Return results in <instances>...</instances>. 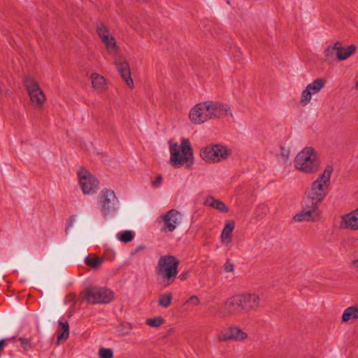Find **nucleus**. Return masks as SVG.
<instances>
[{
    "instance_id": "b1692460",
    "label": "nucleus",
    "mask_w": 358,
    "mask_h": 358,
    "mask_svg": "<svg viewBox=\"0 0 358 358\" xmlns=\"http://www.w3.org/2000/svg\"><path fill=\"white\" fill-rule=\"evenodd\" d=\"M358 319V305L347 308L342 315V321L347 322Z\"/></svg>"
},
{
    "instance_id": "c85d7f7f",
    "label": "nucleus",
    "mask_w": 358,
    "mask_h": 358,
    "mask_svg": "<svg viewBox=\"0 0 358 358\" xmlns=\"http://www.w3.org/2000/svg\"><path fill=\"white\" fill-rule=\"evenodd\" d=\"M173 294L171 292H167L159 295L158 303L163 308L169 307L172 301Z\"/></svg>"
},
{
    "instance_id": "39448f33",
    "label": "nucleus",
    "mask_w": 358,
    "mask_h": 358,
    "mask_svg": "<svg viewBox=\"0 0 358 358\" xmlns=\"http://www.w3.org/2000/svg\"><path fill=\"white\" fill-rule=\"evenodd\" d=\"M294 164L296 169L310 174L318 171L320 160L313 148L306 147L295 157Z\"/></svg>"
},
{
    "instance_id": "f704fd0d",
    "label": "nucleus",
    "mask_w": 358,
    "mask_h": 358,
    "mask_svg": "<svg viewBox=\"0 0 358 358\" xmlns=\"http://www.w3.org/2000/svg\"><path fill=\"white\" fill-rule=\"evenodd\" d=\"M200 303V301L199 298L196 296H192L189 298V299L186 301V303H192L194 306L199 305Z\"/></svg>"
},
{
    "instance_id": "a878e982",
    "label": "nucleus",
    "mask_w": 358,
    "mask_h": 358,
    "mask_svg": "<svg viewBox=\"0 0 358 358\" xmlns=\"http://www.w3.org/2000/svg\"><path fill=\"white\" fill-rule=\"evenodd\" d=\"M216 152H217L219 162L227 159L231 155L230 149L220 144H216Z\"/></svg>"
},
{
    "instance_id": "cd10ccee",
    "label": "nucleus",
    "mask_w": 358,
    "mask_h": 358,
    "mask_svg": "<svg viewBox=\"0 0 358 358\" xmlns=\"http://www.w3.org/2000/svg\"><path fill=\"white\" fill-rule=\"evenodd\" d=\"M337 45L336 43L330 45L324 51V56L327 61H333L336 59Z\"/></svg>"
},
{
    "instance_id": "a19ab883",
    "label": "nucleus",
    "mask_w": 358,
    "mask_h": 358,
    "mask_svg": "<svg viewBox=\"0 0 358 358\" xmlns=\"http://www.w3.org/2000/svg\"><path fill=\"white\" fill-rule=\"evenodd\" d=\"M20 340L22 341V343L23 345L27 344L29 343V342H27V341L26 339H24V338H20Z\"/></svg>"
},
{
    "instance_id": "2eb2a0df",
    "label": "nucleus",
    "mask_w": 358,
    "mask_h": 358,
    "mask_svg": "<svg viewBox=\"0 0 358 358\" xmlns=\"http://www.w3.org/2000/svg\"><path fill=\"white\" fill-rule=\"evenodd\" d=\"M210 119L220 118L228 114L232 116L230 107L219 101H208Z\"/></svg>"
},
{
    "instance_id": "4468645a",
    "label": "nucleus",
    "mask_w": 358,
    "mask_h": 358,
    "mask_svg": "<svg viewBox=\"0 0 358 358\" xmlns=\"http://www.w3.org/2000/svg\"><path fill=\"white\" fill-rule=\"evenodd\" d=\"M317 208L318 206L304 200L303 210L296 214L293 219L296 222L314 221L318 215Z\"/></svg>"
},
{
    "instance_id": "9d476101",
    "label": "nucleus",
    "mask_w": 358,
    "mask_h": 358,
    "mask_svg": "<svg viewBox=\"0 0 358 358\" xmlns=\"http://www.w3.org/2000/svg\"><path fill=\"white\" fill-rule=\"evenodd\" d=\"M189 117L194 124H202L210 120L208 101L196 104L190 110Z\"/></svg>"
},
{
    "instance_id": "72a5a7b5",
    "label": "nucleus",
    "mask_w": 358,
    "mask_h": 358,
    "mask_svg": "<svg viewBox=\"0 0 358 358\" xmlns=\"http://www.w3.org/2000/svg\"><path fill=\"white\" fill-rule=\"evenodd\" d=\"M234 269V264L229 260H227L224 264V271L225 272H233Z\"/></svg>"
},
{
    "instance_id": "5701e85b",
    "label": "nucleus",
    "mask_w": 358,
    "mask_h": 358,
    "mask_svg": "<svg viewBox=\"0 0 358 358\" xmlns=\"http://www.w3.org/2000/svg\"><path fill=\"white\" fill-rule=\"evenodd\" d=\"M57 341H66L69 335V326L67 322H59V327L57 329Z\"/></svg>"
},
{
    "instance_id": "f257e3e1",
    "label": "nucleus",
    "mask_w": 358,
    "mask_h": 358,
    "mask_svg": "<svg viewBox=\"0 0 358 358\" xmlns=\"http://www.w3.org/2000/svg\"><path fill=\"white\" fill-rule=\"evenodd\" d=\"M224 306L230 315L250 313L259 310L261 307V299L256 293L246 292L229 298Z\"/></svg>"
},
{
    "instance_id": "f3484780",
    "label": "nucleus",
    "mask_w": 358,
    "mask_h": 358,
    "mask_svg": "<svg viewBox=\"0 0 358 358\" xmlns=\"http://www.w3.org/2000/svg\"><path fill=\"white\" fill-rule=\"evenodd\" d=\"M341 226L344 229L358 231V208L343 215Z\"/></svg>"
},
{
    "instance_id": "6ab92c4d",
    "label": "nucleus",
    "mask_w": 358,
    "mask_h": 358,
    "mask_svg": "<svg viewBox=\"0 0 358 358\" xmlns=\"http://www.w3.org/2000/svg\"><path fill=\"white\" fill-rule=\"evenodd\" d=\"M337 45L336 59L339 61H343L348 59L355 52L356 47L354 45H348L345 48L342 46L341 42H336Z\"/></svg>"
},
{
    "instance_id": "473e14b6",
    "label": "nucleus",
    "mask_w": 358,
    "mask_h": 358,
    "mask_svg": "<svg viewBox=\"0 0 358 358\" xmlns=\"http://www.w3.org/2000/svg\"><path fill=\"white\" fill-rule=\"evenodd\" d=\"M99 356L100 358H113V352L110 348H102L99 351Z\"/></svg>"
},
{
    "instance_id": "aec40b11",
    "label": "nucleus",
    "mask_w": 358,
    "mask_h": 358,
    "mask_svg": "<svg viewBox=\"0 0 358 358\" xmlns=\"http://www.w3.org/2000/svg\"><path fill=\"white\" fill-rule=\"evenodd\" d=\"M235 227V222L234 221L227 222L225 224L224 227L223 228L221 233V241L225 244L228 245L231 242V234Z\"/></svg>"
},
{
    "instance_id": "ea45409f",
    "label": "nucleus",
    "mask_w": 358,
    "mask_h": 358,
    "mask_svg": "<svg viewBox=\"0 0 358 358\" xmlns=\"http://www.w3.org/2000/svg\"><path fill=\"white\" fill-rule=\"evenodd\" d=\"M187 273H182L179 275L178 278L180 280H185L187 279Z\"/></svg>"
},
{
    "instance_id": "20e7f679",
    "label": "nucleus",
    "mask_w": 358,
    "mask_h": 358,
    "mask_svg": "<svg viewBox=\"0 0 358 358\" xmlns=\"http://www.w3.org/2000/svg\"><path fill=\"white\" fill-rule=\"evenodd\" d=\"M180 261L173 255H164L159 259L156 273L164 287L173 283L178 275Z\"/></svg>"
},
{
    "instance_id": "7ed1b4c3",
    "label": "nucleus",
    "mask_w": 358,
    "mask_h": 358,
    "mask_svg": "<svg viewBox=\"0 0 358 358\" xmlns=\"http://www.w3.org/2000/svg\"><path fill=\"white\" fill-rule=\"evenodd\" d=\"M171 157L169 163L174 166H186L192 168L194 164V155L191 143L187 138H182L180 144V150L177 143H170Z\"/></svg>"
},
{
    "instance_id": "ddd939ff",
    "label": "nucleus",
    "mask_w": 358,
    "mask_h": 358,
    "mask_svg": "<svg viewBox=\"0 0 358 358\" xmlns=\"http://www.w3.org/2000/svg\"><path fill=\"white\" fill-rule=\"evenodd\" d=\"M325 85V80L323 78H317L308 85L306 88L302 91L300 102L301 105L306 106L310 103L312 94L318 93Z\"/></svg>"
},
{
    "instance_id": "f8f14e48",
    "label": "nucleus",
    "mask_w": 358,
    "mask_h": 358,
    "mask_svg": "<svg viewBox=\"0 0 358 358\" xmlns=\"http://www.w3.org/2000/svg\"><path fill=\"white\" fill-rule=\"evenodd\" d=\"M181 214L176 209H171L160 216L164 226L162 231L164 232H172L181 222Z\"/></svg>"
},
{
    "instance_id": "79ce46f5",
    "label": "nucleus",
    "mask_w": 358,
    "mask_h": 358,
    "mask_svg": "<svg viewBox=\"0 0 358 358\" xmlns=\"http://www.w3.org/2000/svg\"><path fill=\"white\" fill-rule=\"evenodd\" d=\"M355 87L358 90V80L356 82Z\"/></svg>"
},
{
    "instance_id": "412c9836",
    "label": "nucleus",
    "mask_w": 358,
    "mask_h": 358,
    "mask_svg": "<svg viewBox=\"0 0 358 358\" xmlns=\"http://www.w3.org/2000/svg\"><path fill=\"white\" fill-rule=\"evenodd\" d=\"M93 87L99 92H102L106 89V83L103 76L94 73L91 75Z\"/></svg>"
},
{
    "instance_id": "e433bc0d",
    "label": "nucleus",
    "mask_w": 358,
    "mask_h": 358,
    "mask_svg": "<svg viewBox=\"0 0 358 358\" xmlns=\"http://www.w3.org/2000/svg\"><path fill=\"white\" fill-rule=\"evenodd\" d=\"M162 181V176L159 175L157 176L156 179L152 182V185L157 187L161 185Z\"/></svg>"
},
{
    "instance_id": "0eeeda50",
    "label": "nucleus",
    "mask_w": 358,
    "mask_h": 358,
    "mask_svg": "<svg viewBox=\"0 0 358 358\" xmlns=\"http://www.w3.org/2000/svg\"><path fill=\"white\" fill-rule=\"evenodd\" d=\"M82 294L89 303H108L113 299V293L110 289L101 287L86 288Z\"/></svg>"
},
{
    "instance_id": "dca6fc26",
    "label": "nucleus",
    "mask_w": 358,
    "mask_h": 358,
    "mask_svg": "<svg viewBox=\"0 0 358 358\" xmlns=\"http://www.w3.org/2000/svg\"><path fill=\"white\" fill-rule=\"evenodd\" d=\"M115 64L119 73L127 83V86L132 89L134 87V82L131 76V71L129 63L122 58L116 59Z\"/></svg>"
},
{
    "instance_id": "4be33fe9",
    "label": "nucleus",
    "mask_w": 358,
    "mask_h": 358,
    "mask_svg": "<svg viewBox=\"0 0 358 358\" xmlns=\"http://www.w3.org/2000/svg\"><path fill=\"white\" fill-rule=\"evenodd\" d=\"M204 204L215 208L222 213H227L229 211V208L224 203L220 200L216 199L213 196H208L205 200Z\"/></svg>"
},
{
    "instance_id": "6e6552de",
    "label": "nucleus",
    "mask_w": 358,
    "mask_h": 358,
    "mask_svg": "<svg viewBox=\"0 0 358 358\" xmlns=\"http://www.w3.org/2000/svg\"><path fill=\"white\" fill-rule=\"evenodd\" d=\"M24 84L32 104L35 107L41 108L46 101V96L37 82L31 78H27L24 80Z\"/></svg>"
},
{
    "instance_id": "393cba45",
    "label": "nucleus",
    "mask_w": 358,
    "mask_h": 358,
    "mask_svg": "<svg viewBox=\"0 0 358 358\" xmlns=\"http://www.w3.org/2000/svg\"><path fill=\"white\" fill-rule=\"evenodd\" d=\"M105 258L103 257H96L94 255H89L85 258V263L86 265L90 266L92 268L96 269L101 266L104 262Z\"/></svg>"
},
{
    "instance_id": "9b49d317",
    "label": "nucleus",
    "mask_w": 358,
    "mask_h": 358,
    "mask_svg": "<svg viewBox=\"0 0 358 358\" xmlns=\"http://www.w3.org/2000/svg\"><path fill=\"white\" fill-rule=\"evenodd\" d=\"M217 337L220 341H243L248 338V335L239 327L231 325L228 329L221 330Z\"/></svg>"
},
{
    "instance_id": "c756f323",
    "label": "nucleus",
    "mask_w": 358,
    "mask_h": 358,
    "mask_svg": "<svg viewBox=\"0 0 358 358\" xmlns=\"http://www.w3.org/2000/svg\"><path fill=\"white\" fill-rule=\"evenodd\" d=\"M101 41L105 45L108 52H111L117 50L115 38L111 35L108 36L106 40L102 39Z\"/></svg>"
},
{
    "instance_id": "f03ea898",
    "label": "nucleus",
    "mask_w": 358,
    "mask_h": 358,
    "mask_svg": "<svg viewBox=\"0 0 358 358\" xmlns=\"http://www.w3.org/2000/svg\"><path fill=\"white\" fill-rule=\"evenodd\" d=\"M332 172L333 167L327 166L323 173L319 176L317 180L311 184L310 189L306 191L305 201L319 206L328 193Z\"/></svg>"
},
{
    "instance_id": "c9c22d12",
    "label": "nucleus",
    "mask_w": 358,
    "mask_h": 358,
    "mask_svg": "<svg viewBox=\"0 0 358 358\" xmlns=\"http://www.w3.org/2000/svg\"><path fill=\"white\" fill-rule=\"evenodd\" d=\"M350 266L358 272V257H355V258L351 261Z\"/></svg>"
},
{
    "instance_id": "a211bd4d",
    "label": "nucleus",
    "mask_w": 358,
    "mask_h": 358,
    "mask_svg": "<svg viewBox=\"0 0 358 358\" xmlns=\"http://www.w3.org/2000/svg\"><path fill=\"white\" fill-rule=\"evenodd\" d=\"M217 152H216V144L213 145H209L204 148L201 151V158L206 162H219V158H217Z\"/></svg>"
},
{
    "instance_id": "37998d69",
    "label": "nucleus",
    "mask_w": 358,
    "mask_h": 358,
    "mask_svg": "<svg viewBox=\"0 0 358 358\" xmlns=\"http://www.w3.org/2000/svg\"><path fill=\"white\" fill-rule=\"evenodd\" d=\"M129 328L131 329V325L130 324H128Z\"/></svg>"
},
{
    "instance_id": "423d86ee",
    "label": "nucleus",
    "mask_w": 358,
    "mask_h": 358,
    "mask_svg": "<svg viewBox=\"0 0 358 358\" xmlns=\"http://www.w3.org/2000/svg\"><path fill=\"white\" fill-rule=\"evenodd\" d=\"M97 205L105 218L115 213L119 207V199L113 189H103L98 195Z\"/></svg>"
},
{
    "instance_id": "2f4dec72",
    "label": "nucleus",
    "mask_w": 358,
    "mask_h": 358,
    "mask_svg": "<svg viewBox=\"0 0 358 358\" xmlns=\"http://www.w3.org/2000/svg\"><path fill=\"white\" fill-rule=\"evenodd\" d=\"M164 323V320L162 317L159 316L156 317L149 318L146 320V324L151 327H159Z\"/></svg>"
},
{
    "instance_id": "58836bf2",
    "label": "nucleus",
    "mask_w": 358,
    "mask_h": 358,
    "mask_svg": "<svg viewBox=\"0 0 358 358\" xmlns=\"http://www.w3.org/2000/svg\"><path fill=\"white\" fill-rule=\"evenodd\" d=\"M5 345H6V340L5 339L0 340V352L3 350Z\"/></svg>"
},
{
    "instance_id": "7c9ffc66",
    "label": "nucleus",
    "mask_w": 358,
    "mask_h": 358,
    "mask_svg": "<svg viewBox=\"0 0 358 358\" xmlns=\"http://www.w3.org/2000/svg\"><path fill=\"white\" fill-rule=\"evenodd\" d=\"M134 234L131 231H124L121 234H117V238L123 243H128L134 239Z\"/></svg>"
},
{
    "instance_id": "4c0bfd02",
    "label": "nucleus",
    "mask_w": 358,
    "mask_h": 358,
    "mask_svg": "<svg viewBox=\"0 0 358 358\" xmlns=\"http://www.w3.org/2000/svg\"><path fill=\"white\" fill-rule=\"evenodd\" d=\"M257 209L262 210V211H264V214H266V213L268 211V207L265 204L259 205L258 207H257Z\"/></svg>"
},
{
    "instance_id": "1a4fd4ad",
    "label": "nucleus",
    "mask_w": 358,
    "mask_h": 358,
    "mask_svg": "<svg viewBox=\"0 0 358 358\" xmlns=\"http://www.w3.org/2000/svg\"><path fill=\"white\" fill-rule=\"evenodd\" d=\"M79 184L85 194H92L96 192L99 182L88 171L81 169L78 171Z\"/></svg>"
},
{
    "instance_id": "bb28decb",
    "label": "nucleus",
    "mask_w": 358,
    "mask_h": 358,
    "mask_svg": "<svg viewBox=\"0 0 358 358\" xmlns=\"http://www.w3.org/2000/svg\"><path fill=\"white\" fill-rule=\"evenodd\" d=\"M96 30L97 34L101 40H106L107 37L110 35L108 27L101 22H99L96 24Z\"/></svg>"
}]
</instances>
